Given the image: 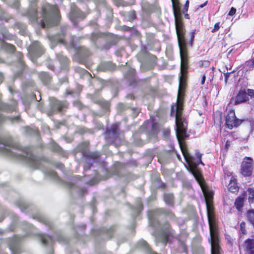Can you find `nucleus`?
Returning <instances> with one entry per match:
<instances>
[{
    "instance_id": "4",
    "label": "nucleus",
    "mask_w": 254,
    "mask_h": 254,
    "mask_svg": "<svg viewBox=\"0 0 254 254\" xmlns=\"http://www.w3.org/2000/svg\"><path fill=\"white\" fill-rule=\"evenodd\" d=\"M0 152L10 157L25 160L34 169L39 167L40 160L31 153L29 148H21L10 139L0 137Z\"/></svg>"
},
{
    "instance_id": "13",
    "label": "nucleus",
    "mask_w": 254,
    "mask_h": 254,
    "mask_svg": "<svg viewBox=\"0 0 254 254\" xmlns=\"http://www.w3.org/2000/svg\"><path fill=\"white\" fill-rule=\"evenodd\" d=\"M19 241V238L16 236L10 239L9 244V249L14 253V254H16L18 247V243Z\"/></svg>"
},
{
    "instance_id": "50",
    "label": "nucleus",
    "mask_w": 254,
    "mask_h": 254,
    "mask_svg": "<svg viewBox=\"0 0 254 254\" xmlns=\"http://www.w3.org/2000/svg\"><path fill=\"white\" fill-rule=\"evenodd\" d=\"M83 71L84 73H85V74H86L87 75L89 74V73L87 71H85L84 70H83Z\"/></svg>"
},
{
    "instance_id": "14",
    "label": "nucleus",
    "mask_w": 254,
    "mask_h": 254,
    "mask_svg": "<svg viewBox=\"0 0 254 254\" xmlns=\"http://www.w3.org/2000/svg\"><path fill=\"white\" fill-rule=\"evenodd\" d=\"M51 105L53 110L60 111L62 108L65 106L64 104L61 101H58L55 99L53 98L51 100Z\"/></svg>"
},
{
    "instance_id": "48",
    "label": "nucleus",
    "mask_w": 254,
    "mask_h": 254,
    "mask_svg": "<svg viewBox=\"0 0 254 254\" xmlns=\"http://www.w3.org/2000/svg\"><path fill=\"white\" fill-rule=\"evenodd\" d=\"M167 215L169 216H170V217H173V214L172 213H171V212H168Z\"/></svg>"
},
{
    "instance_id": "32",
    "label": "nucleus",
    "mask_w": 254,
    "mask_h": 254,
    "mask_svg": "<svg viewBox=\"0 0 254 254\" xmlns=\"http://www.w3.org/2000/svg\"><path fill=\"white\" fill-rule=\"evenodd\" d=\"M190 44L191 45H192V42H193V39L194 38V32L193 31H192V32H190Z\"/></svg>"
},
{
    "instance_id": "44",
    "label": "nucleus",
    "mask_w": 254,
    "mask_h": 254,
    "mask_svg": "<svg viewBox=\"0 0 254 254\" xmlns=\"http://www.w3.org/2000/svg\"><path fill=\"white\" fill-rule=\"evenodd\" d=\"M207 3V1H206L203 4L200 5L199 7L203 8L204 6L206 5Z\"/></svg>"
},
{
    "instance_id": "9",
    "label": "nucleus",
    "mask_w": 254,
    "mask_h": 254,
    "mask_svg": "<svg viewBox=\"0 0 254 254\" xmlns=\"http://www.w3.org/2000/svg\"><path fill=\"white\" fill-rule=\"evenodd\" d=\"M253 159L246 157L242 163L241 173L246 176H250L252 172Z\"/></svg>"
},
{
    "instance_id": "52",
    "label": "nucleus",
    "mask_w": 254,
    "mask_h": 254,
    "mask_svg": "<svg viewBox=\"0 0 254 254\" xmlns=\"http://www.w3.org/2000/svg\"><path fill=\"white\" fill-rule=\"evenodd\" d=\"M37 0H29L30 2H34L36 1Z\"/></svg>"
},
{
    "instance_id": "30",
    "label": "nucleus",
    "mask_w": 254,
    "mask_h": 254,
    "mask_svg": "<svg viewBox=\"0 0 254 254\" xmlns=\"http://www.w3.org/2000/svg\"><path fill=\"white\" fill-rule=\"evenodd\" d=\"M245 225H246L245 223L243 222L241 223V224L240 225L241 231L243 234H246V230L245 229Z\"/></svg>"
},
{
    "instance_id": "31",
    "label": "nucleus",
    "mask_w": 254,
    "mask_h": 254,
    "mask_svg": "<svg viewBox=\"0 0 254 254\" xmlns=\"http://www.w3.org/2000/svg\"><path fill=\"white\" fill-rule=\"evenodd\" d=\"M163 135L165 138H167L169 137L170 131V129L168 128L164 129L163 131Z\"/></svg>"
},
{
    "instance_id": "29",
    "label": "nucleus",
    "mask_w": 254,
    "mask_h": 254,
    "mask_svg": "<svg viewBox=\"0 0 254 254\" xmlns=\"http://www.w3.org/2000/svg\"><path fill=\"white\" fill-rule=\"evenodd\" d=\"M127 14L129 16L128 20H132L135 17V12L133 11L129 12Z\"/></svg>"
},
{
    "instance_id": "3",
    "label": "nucleus",
    "mask_w": 254,
    "mask_h": 254,
    "mask_svg": "<svg viewBox=\"0 0 254 254\" xmlns=\"http://www.w3.org/2000/svg\"><path fill=\"white\" fill-rule=\"evenodd\" d=\"M173 5V12L175 19V27L177 35L178 45L181 56V76L180 80L182 81L183 78L186 74L188 68V53L187 43L185 37V29L180 17V7L179 0H171Z\"/></svg>"
},
{
    "instance_id": "41",
    "label": "nucleus",
    "mask_w": 254,
    "mask_h": 254,
    "mask_svg": "<svg viewBox=\"0 0 254 254\" xmlns=\"http://www.w3.org/2000/svg\"><path fill=\"white\" fill-rule=\"evenodd\" d=\"M18 5H19V2L17 0H15V4L14 5H13V7L15 8H17L18 7Z\"/></svg>"
},
{
    "instance_id": "58",
    "label": "nucleus",
    "mask_w": 254,
    "mask_h": 254,
    "mask_svg": "<svg viewBox=\"0 0 254 254\" xmlns=\"http://www.w3.org/2000/svg\"><path fill=\"white\" fill-rule=\"evenodd\" d=\"M1 118L0 117V123L1 122Z\"/></svg>"
},
{
    "instance_id": "33",
    "label": "nucleus",
    "mask_w": 254,
    "mask_h": 254,
    "mask_svg": "<svg viewBox=\"0 0 254 254\" xmlns=\"http://www.w3.org/2000/svg\"><path fill=\"white\" fill-rule=\"evenodd\" d=\"M48 175L53 177L54 178H56L57 177V174L54 171H50L48 173Z\"/></svg>"
},
{
    "instance_id": "10",
    "label": "nucleus",
    "mask_w": 254,
    "mask_h": 254,
    "mask_svg": "<svg viewBox=\"0 0 254 254\" xmlns=\"http://www.w3.org/2000/svg\"><path fill=\"white\" fill-rule=\"evenodd\" d=\"M85 16V14L75 7H72L71 12L69 14V17L73 22H74L76 19L84 18Z\"/></svg>"
},
{
    "instance_id": "57",
    "label": "nucleus",
    "mask_w": 254,
    "mask_h": 254,
    "mask_svg": "<svg viewBox=\"0 0 254 254\" xmlns=\"http://www.w3.org/2000/svg\"><path fill=\"white\" fill-rule=\"evenodd\" d=\"M177 157H178V159H180V156L177 155Z\"/></svg>"
},
{
    "instance_id": "47",
    "label": "nucleus",
    "mask_w": 254,
    "mask_h": 254,
    "mask_svg": "<svg viewBox=\"0 0 254 254\" xmlns=\"http://www.w3.org/2000/svg\"><path fill=\"white\" fill-rule=\"evenodd\" d=\"M16 44L18 45V46H20L21 44H22V41L19 40V41H18L16 43Z\"/></svg>"
},
{
    "instance_id": "53",
    "label": "nucleus",
    "mask_w": 254,
    "mask_h": 254,
    "mask_svg": "<svg viewBox=\"0 0 254 254\" xmlns=\"http://www.w3.org/2000/svg\"><path fill=\"white\" fill-rule=\"evenodd\" d=\"M96 35V34H93V37H92V39L93 40H94V36Z\"/></svg>"
},
{
    "instance_id": "8",
    "label": "nucleus",
    "mask_w": 254,
    "mask_h": 254,
    "mask_svg": "<svg viewBox=\"0 0 254 254\" xmlns=\"http://www.w3.org/2000/svg\"><path fill=\"white\" fill-rule=\"evenodd\" d=\"M225 120L227 127L231 129L234 127H238L242 122V120L236 118L235 113L233 110H230L228 112Z\"/></svg>"
},
{
    "instance_id": "56",
    "label": "nucleus",
    "mask_w": 254,
    "mask_h": 254,
    "mask_svg": "<svg viewBox=\"0 0 254 254\" xmlns=\"http://www.w3.org/2000/svg\"><path fill=\"white\" fill-rule=\"evenodd\" d=\"M248 91H249V93H251V90H248Z\"/></svg>"
},
{
    "instance_id": "38",
    "label": "nucleus",
    "mask_w": 254,
    "mask_h": 254,
    "mask_svg": "<svg viewBox=\"0 0 254 254\" xmlns=\"http://www.w3.org/2000/svg\"><path fill=\"white\" fill-rule=\"evenodd\" d=\"M230 74H231V72H227L225 74V75H225V81L226 83L227 82Z\"/></svg>"
},
{
    "instance_id": "27",
    "label": "nucleus",
    "mask_w": 254,
    "mask_h": 254,
    "mask_svg": "<svg viewBox=\"0 0 254 254\" xmlns=\"http://www.w3.org/2000/svg\"><path fill=\"white\" fill-rule=\"evenodd\" d=\"M50 40L52 43L55 42L56 41L61 43H64V39L63 38L59 37L58 36H55L54 37H52Z\"/></svg>"
},
{
    "instance_id": "17",
    "label": "nucleus",
    "mask_w": 254,
    "mask_h": 254,
    "mask_svg": "<svg viewBox=\"0 0 254 254\" xmlns=\"http://www.w3.org/2000/svg\"><path fill=\"white\" fill-rule=\"evenodd\" d=\"M229 190L232 192H235L238 190V187L237 185L236 180L235 178L232 177L228 185Z\"/></svg>"
},
{
    "instance_id": "34",
    "label": "nucleus",
    "mask_w": 254,
    "mask_h": 254,
    "mask_svg": "<svg viewBox=\"0 0 254 254\" xmlns=\"http://www.w3.org/2000/svg\"><path fill=\"white\" fill-rule=\"evenodd\" d=\"M236 12V9L234 7H232L229 12V15L230 16L234 15Z\"/></svg>"
},
{
    "instance_id": "21",
    "label": "nucleus",
    "mask_w": 254,
    "mask_h": 254,
    "mask_svg": "<svg viewBox=\"0 0 254 254\" xmlns=\"http://www.w3.org/2000/svg\"><path fill=\"white\" fill-rule=\"evenodd\" d=\"M249 201L250 204H254V189H249Z\"/></svg>"
},
{
    "instance_id": "5",
    "label": "nucleus",
    "mask_w": 254,
    "mask_h": 254,
    "mask_svg": "<svg viewBox=\"0 0 254 254\" xmlns=\"http://www.w3.org/2000/svg\"><path fill=\"white\" fill-rule=\"evenodd\" d=\"M43 18L41 20V25L43 28L49 27L57 24L59 19V9L56 5L48 4L43 9L41 14Z\"/></svg>"
},
{
    "instance_id": "37",
    "label": "nucleus",
    "mask_w": 254,
    "mask_h": 254,
    "mask_svg": "<svg viewBox=\"0 0 254 254\" xmlns=\"http://www.w3.org/2000/svg\"><path fill=\"white\" fill-rule=\"evenodd\" d=\"M219 28V23H216L214 25V28L212 30V32H214L215 31L218 30Z\"/></svg>"
},
{
    "instance_id": "11",
    "label": "nucleus",
    "mask_w": 254,
    "mask_h": 254,
    "mask_svg": "<svg viewBox=\"0 0 254 254\" xmlns=\"http://www.w3.org/2000/svg\"><path fill=\"white\" fill-rule=\"evenodd\" d=\"M248 98V96L246 92L244 90H241L234 100V104L237 105L245 102L247 101ZM233 100L234 99L232 98L231 100V103H232Z\"/></svg>"
},
{
    "instance_id": "55",
    "label": "nucleus",
    "mask_w": 254,
    "mask_h": 254,
    "mask_svg": "<svg viewBox=\"0 0 254 254\" xmlns=\"http://www.w3.org/2000/svg\"><path fill=\"white\" fill-rule=\"evenodd\" d=\"M253 64H254V59H253Z\"/></svg>"
},
{
    "instance_id": "26",
    "label": "nucleus",
    "mask_w": 254,
    "mask_h": 254,
    "mask_svg": "<svg viewBox=\"0 0 254 254\" xmlns=\"http://www.w3.org/2000/svg\"><path fill=\"white\" fill-rule=\"evenodd\" d=\"M57 58L60 62L63 63L64 64H65L67 61L66 57L63 56L62 54L58 55Z\"/></svg>"
},
{
    "instance_id": "15",
    "label": "nucleus",
    "mask_w": 254,
    "mask_h": 254,
    "mask_svg": "<svg viewBox=\"0 0 254 254\" xmlns=\"http://www.w3.org/2000/svg\"><path fill=\"white\" fill-rule=\"evenodd\" d=\"M244 247L246 251L250 254L251 252L254 251V240L252 239L247 240L245 242Z\"/></svg>"
},
{
    "instance_id": "49",
    "label": "nucleus",
    "mask_w": 254,
    "mask_h": 254,
    "mask_svg": "<svg viewBox=\"0 0 254 254\" xmlns=\"http://www.w3.org/2000/svg\"><path fill=\"white\" fill-rule=\"evenodd\" d=\"M60 149V147L58 145H57L56 148H55V150L59 151Z\"/></svg>"
},
{
    "instance_id": "39",
    "label": "nucleus",
    "mask_w": 254,
    "mask_h": 254,
    "mask_svg": "<svg viewBox=\"0 0 254 254\" xmlns=\"http://www.w3.org/2000/svg\"><path fill=\"white\" fill-rule=\"evenodd\" d=\"M189 1L188 0H187L186 2V3H185V7H184V9H185V10L186 11H188V7H189Z\"/></svg>"
},
{
    "instance_id": "36",
    "label": "nucleus",
    "mask_w": 254,
    "mask_h": 254,
    "mask_svg": "<svg viewBox=\"0 0 254 254\" xmlns=\"http://www.w3.org/2000/svg\"><path fill=\"white\" fill-rule=\"evenodd\" d=\"M18 28L24 30L25 29V25L22 23H17L16 25Z\"/></svg>"
},
{
    "instance_id": "2",
    "label": "nucleus",
    "mask_w": 254,
    "mask_h": 254,
    "mask_svg": "<svg viewBox=\"0 0 254 254\" xmlns=\"http://www.w3.org/2000/svg\"><path fill=\"white\" fill-rule=\"evenodd\" d=\"M192 173L199 183L205 198L210 230L211 254H220V248L219 246L218 234L212 205L213 192L207 189L201 175L198 172L192 169Z\"/></svg>"
},
{
    "instance_id": "40",
    "label": "nucleus",
    "mask_w": 254,
    "mask_h": 254,
    "mask_svg": "<svg viewBox=\"0 0 254 254\" xmlns=\"http://www.w3.org/2000/svg\"><path fill=\"white\" fill-rule=\"evenodd\" d=\"M39 221L43 222L44 223H45L46 224H47V223H48V221L44 218H40Z\"/></svg>"
},
{
    "instance_id": "24",
    "label": "nucleus",
    "mask_w": 254,
    "mask_h": 254,
    "mask_svg": "<svg viewBox=\"0 0 254 254\" xmlns=\"http://www.w3.org/2000/svg\"><path fill=\"white\" fill-rule=\"evenodd\" d=\"M135 75V70L133 68H130L128 69V73L126 74V78L128 79H132L134 78Z\"/></svg>"
},
{
    "instance_id": "35",
    "label": "nucleus",
    "mask_w": 254,
    "mask_h": 254,
    "mask_svg": "<svg viewBox=\"0 0 254 254\" xmlns=\"http://www.w3.org/2000/svg\"><path fill=\"white\" fill-rule=\"evenodd\" d=\"M100 156V154L98 152H94L92 153L90 155V157L93 158H98Z\"/></svg>"
},
{
    "instance_id": "54",
    "label": "nucleus",
    "mask_w": 254,
    "mask_h": 254,
    "mask_svg": "<svg viewBox=\"0 0 254 254\" xmlns=\"http://www.w3.org/2000/svg\"><path fill=\"white\" fill-rule=\"evenodd\" d=\"M254 254V251L251 252V254Z\"/></svg>"
},
{
    "instance_id": "45",
    "label": "nucleus",
    "mask_w": 254,
    "mask_h": 254,
    "mask_svg": "<svg viewBox=\"0 0 254 254\" xmlns=\"http://www.w3.org/2000/svg\"><path fill=\"white\" fill-rule=\"evenodd\" d=\"M74 106L78 107L79 108H80V103H79V102H75L74 103Z\"/></svg>"
},
{
    "instance_id": "6",
    "label": "nucleus",
    "mask_w": 254,
    "mask_h": 254,
    "mask_svg": "<svg viewBox=\"0 0 254 254\" xmlns=\"http://www.w3.org/2000/svg\"><path fill=\"white\" fill-rule=\"evenodd\" d=\"M0 33L2 35V38H0V47L8 52L12 53L15 51V47L12 45L5 43V40H11L13 36L7 33L6 29H2L0 28Z\"/></svg>"
},
{
    "instance_id": "43",
    "label": "nucleus",
    "mask_w": 254,
    "mask_h": 254,
    "mask_svg": "<svg viewBox=\"0 0 254 254\" xmlns=\"http://www.w3.org/2000/svg\"><path fill=\"white\" fill-rule=\"evenodd\" d=\"M3 75L1 72H0V83H1L2 82L3 80Z\"/></svg>"
},
{
    "instance_id": "12",
    "label": "nucleus",
    "mask_w": 254,
    "mask_h": 254,
    "mask_svg": "<svg viewBox=\"0 0 254 254\" xmlns=\"http://www.w3.org/2000/svg\"><path fill=\"white\" fill-rule=\"evenodd\" d=\"M31 52L36 57L40 56L43 53V50L39 42H34L31 46Z\"/></svg>"
},
{
    "instance_id": "1",
    "label": "nucleus",
    "mask_w": 254,
    "mask_h": 254,
    "mask_svg": "<svg viewBox=\"0 0 254 254\" xmlns=\"http://www.w3.org/2000/svg\"><path fill=\"white\" fill-rule=\"evenodd\" d=\"M182 81H180L179 88L178 93L177 102L171 107V116L176 117V136L179 143L183 156L189 165L193 168L197 166L199 164L203 165L201 161V154L197 152L195 153V157L197 160L195 161L194 157H192L188 152L183 140L187 137V122L182 117V113L183 110V88L181 85Z\"/></svg>"
},
{
    "instance_id": "7",
    "label": "nucleus",
    "mask_w": 254,
    "mask_h": 254,
    "mask_svg": "<svg viewBox=\"0 0 254 254\" xmlns=\"http://www.w3.org/2000/svg\"><path fill=\"white\" fill-rule=\"evenodd\" d=\"M149 219H151V218L150 217ZM150 221L151 225H152L153 227L157 229L156 226L155 222L152 220H150ZM158 229H160L161 235V238L160 241L163 244H166V243L168 241L169 237L173 235V230L169 229V225L167 223L165 224L163 226H161Z\"/></svg>"
},
{
    "instance_id": "19",
    "label": "nucleus",
    "mask_w": 254,
    "mask_h": 254,
    "mask_svg": "<svg viewBox=\"0 0 254 254\" xmlns=\"http://www.w3.org/2000/svg\"><path fill=\"white\" fill-rule=\"evenodd\" d=\"M164 201L167 204L172 205L173 204L174 196L172 194H166L164 196Z\"/></svg>"
},
{
    "instance_id": "18",
    "label": "nucleus",
    "mask_w": 254,
    "mask_h": 254,
    "mask_svg": "<svg viewBox=\"0 0 254 254\" xmlns=\"http://www.w3.org/2000/svg\"><path fill=\"white\" fill-rule=\"evenodd\" d=\"M114 65L111 63H106L102 64L99 68L102 70H112L113 69Z\"/></svg>"
},
{
    "instance_id": "22",
    "label": "nucleus",
    "mask_w": 254,
    "mask_h": 254,
    "mask_svg": "<svg viewBox=\"0 0 254 254\" xmlns=\"http://www.w3.org/2000/svg\"><path fill=\"white\" fill-rule=\"evenodd\" d=\"M52 241V238L48 235H44L42 237V242L43 244H50Z\"/></svg>"
},
{
    "instance_id": "20",
    "label": "nucleus",
    "mask_w": 254,
    "mask_h": 254,
    "mask_svg": "<svg viewBox=\"0 0 254 254\" xmlns=\"http://www.w3.org/2000/svg\"><path fill=\"white\" fill-rule=\"evenodd\" d=\"M8 19L6 16V13L0 7V25L1 24V22L2 21H7ZM0 28L2 29H6L5 28L1 26V25H0Z\"/></svg>"
},
{
    "instance_id": "16",
    "label": "nucleus",
    "mask_w": 254,
    "mask_h": 254,
    "mask_svg": "<svg viewBox=\"0 0 254 254\" xmlns=\"http://www.w3.org/2000/svg\"><path fill=\"white\" fill-rule=\"evenodd\" d=\"M245 198V194L238 197L235 201V206L237 208V209L240 211L242 210Z\"/></svg>"
},
{
    "instance_id": "46",
    "label": "nucleus",
    "mask_w": 254,
    "mask_h": 254,
    "mask_svg": "<svg viewBox=\"0 0 254 254\" xmlns=\"http://www.w3.org/2000/svg\"><path fill=\"white\" fill-rule=\"evenodd\" d=\"M109 107V103L108 102H106L105 103V108L108 109Z\"/></svg>"
},
{
    "instance_id": "28",
    "label": "nucleus",
    "mask_w": 254,
    "mask_h": 254,
    "mask_svg": "<svg viewBox=\"0 0 254 254\" xmlns=\"http://www.w3.org/2000/svg\"><path fill=\"white\" fill-rule=\"evenodd\" d=\"M118 127V125H117V124L114 125L112 127L111 129L109 131V133L110 134H115L117 131Z\"/></svg>"
},
{
    "instance_id": "23",
    "label": "nucleus",
    "mask_w": 254,
    "mask_h": 254,
    "mask_svg": "<svg viewBox=\"0 0 254 254\" xmlns=\"http://www.w3.org/2000/svg\"><path fill=\"white\" fill-rule=\"evenodd\" d=\"M37 13L35 9L32 10L31 11H29L28 12V15L30 18V19L35 21L37 20Z\"/></svg>"
},
{
    "instance_id": "51",
    "label": "nucleus",
    "mask_w": 254,
    "mask_h": 254,
    "mask_svg": "<svg viewBox=\"0 0 254 254\" xmlns=\"http://www.w3.org/2000/svg\"><path fill=\"white\" fill-rule=\"evenodd\" d=\"M89 167H90L89 165V166H88V167H87L86 165H85V166H84V169H86V168H89Z\"/></svg>"
},
{
    "instance_id": "25",
    "label": "nucleus",
    "mask_w": 254,
    "mask_h": 254,
    "mask_svg": "<svg viewBox=\"0 0 254 254\" xmlns=\"http://www.w3.org/2000/svg\"><path fill=\"white\" fill-rule=\"evenodd\" d=\"M248 217L251 223L254 224V209H251L248 211Z\"/></svg>"
},
{
    "instance_id": "42",
    "label": "nucleus",
    "mask_w": 254,
    "mask_h": 254,
    "mask_svg": "<svg viewBox=\"0 0 254 254\" xmlns=\"http://www.w3.org/2000/svg\"><path fill=\"white\" fill-rule=\"evenodd\" d=\"M205 80V76L203 75V76L202 77V78H201V84H203L204 83Z\"/></svg>"
}]
</instances>
